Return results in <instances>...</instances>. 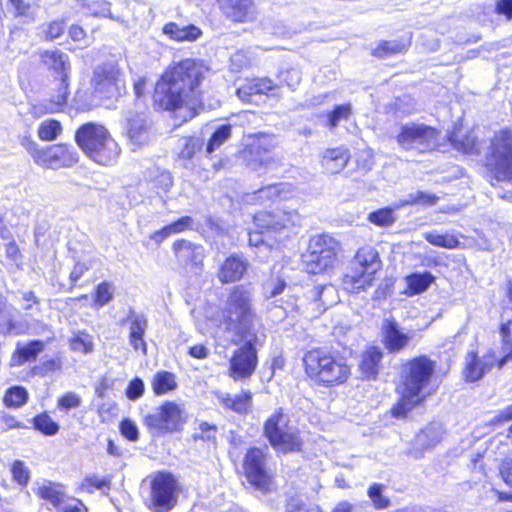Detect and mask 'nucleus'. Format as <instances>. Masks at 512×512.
Returning a JSON list of instances; mask_svg holds the SVG:
<instances>
[{
	"label": "nucleus",
	"instance_id": "58",
	"mask_svg": "<svg viewBox=\"0 0 512 512\" xmlns=\"http://www.w3.org/2000/svg\"><path fill=\"white\" fill-rule=\"evenodd\" d=\"M259 192L264 193L269 198L286 199L287 195L291 192V187L287 184L275 183L262 187Z\"/></svg>",
	"mask_w": 512,
	"mask_h": 512
},
{
	"label": "nucleus",
	"instance_id": "26",
	"mask_svg": "<svg viewBox=\"0 0 512 512\" xmlns=\"http://www.w3.org/2000/svg\"><path fill=\"white\" fill-rule=\"evenodd\" d=\"M55 86L51 89L45 113H59L67 107L70 97V76L54 77Z\"/></svg>",
	"mask_w": 512,
	"mask_h": 512
},
{
	"label": "nucleus",
	"instance_id": "50",
	"mask_svg": "<svg viewBox=\"0 0 512 512\" xmlns=\"http://www.w3.org/2000/svg\"><path fill=\"white\" fill-rule=\"evenodd\" d=\"M303 364L307 377L317 382L320 375V350L315 348L306 352Z\"/></svg>",
	"mask_w": 512,
	"mask_h": 512
},
{
	"label": "nucleus",
	"instance_id": "4",
	"mask_svg": "<svg viewBox=\"0 0 512 512\" xmlns=\"http://www.w3.org/2000/svg\"><path fill=\"white\" fill-rule=\"evenodd\" d=\"M256 318L251 289L243 284L232 286L228 291L224 307L219 310L220 325H223L227 332L245 337L252 334Z\"/></svg>",
	"mask_w": 512,
	"mask_h": 512
},
{
	"label": "nucleus",
	"instance_id": "12",
	"mask_svg": "<svg viewBox=\"0 0 512 512\" xmlns=\"http://www.w3.org/2000/svg\"><path fill=\"white\" fill-rule=\"evenodd\" d=\"M440 138L441 131L437 127L414 122L402 125L395 136L401 149L418 154L439 150Z\"/></svg>",
	"mask_w": 512,
	"mask_h": 512
},
{
	"label": "nucleus",
	"instance_id": "31",
	"mask_svg": "<svg viewBox=\"0 0 512 512\" xmlns=\"http://www.w3.org/2000/svg\"><path fill=\"white\" fill-rule=\"evenodd\" d=\"M45 344L42 340H29L26 344L18 343L11 353L10 366L19 367L27 362H34L43 352Z\"/></svg>",
	"mask_w": 512,
	"mask_h": 512
},
{
	"label": "nucleus",
	"instance_id": "37",
	"mask_svg": "<svg viewBox=\"0 0 512 512\" xmlns=\"http://www.w3.org/2000/svg\"><path fill=\"white\" fill-rule=\"evenodd\" d=\"M147 329V320L143 316H134L130 320L129 342L135 351H141L143 355L147 354V343L144 335Z\"/></svg>",
	"mask_w": 512,
	"mask_h": 512
},
{
	"label": "nucleus",
	"instance_id": "29",
	"mask_svg": "<svg viewBox=\"0 0 512 512\" xmlns=\"http://www.w3.org/2000/svg\"><path fill=\"white\" fill-rule=\"evenodd\" d=\"M162 33L171 41L178 43L194 42L203 35L199 26L192 23L182 25L176 21L165 23L162 27Z\"/></svg>",
	"mask_w": 512,
	"mask_h": 512
},
{
	"label": "nucleus",
	"instance_id": "23",
	"mask_svg": "<svg viewBox=\"0 0 512 512\" xmlns=\"http://www.w3.org/2000/svg\"><path fill=\"white\" fill-rule=\"evenodd\" d=\"M447 140L453 149L464 155H478L481 142L473 129L463 132L460 124L453 125L447 134Z\"/></svg>",
	"mask_w": 512,
	"mask_h": 512
},
{
	"label": "nucleus",
	"instance_id": "63",
	"mask_svg": "<svg viewBox=\"0 0 512 512\" xmlns=\"http://www.w3.org/2000/svg\"><path fill=\"white\" fill-rule=\"evenodd\" d=\"M439 200V197L435 194L426 193L424 191H417L414 195L410 196L408 204L416 205L420 204L423 206L435 205Z\"/></svg>",
	"mask_w": 512,
	"mask_h": 512
},
{
	"label": "nucleus",
	"instance_id": "45",
	"mask_svg": "<svg viewBox=\"0 0 512 512\" xmlns=\"http://www.w3.org/2000/svg\"><path fill=\"white\" fill-rule=\"evenodd\" d=\"M63 132L62 124L57 119H46L37 128V136L41 141L51 142L56 140Z\"/></svg>",
	"mask_w": 512,
	"mask_h": 512
},
{
	"label": "nucleus",
	"instance_id": "9",
	"mask_svg": "<svg viewBox=\"0 0 512 512\" xmlns=\"http://www.w3.org/2000/svg\"><path fill=\"white\" fill-rule=\"evenodd\" d=\"M266 447L249 446L240 462V473L248 484L260 492L270 493L275 487V473L270 463Z\"/></svg>",
	"mask_w": 512,
	"mask_h": 512
},
{
	"label": "nucleus",
	"instance_id": "21",
	"mask_svg": "<svg viewBox=\"0 0 512 512\" xmlns=\"http://www.w3.org/2000/svg\"><path fill=\"white\" fill-rule=\"evenodd\" d=\"M381 342L388 353L396 354L410 344L411 337L404 332L394 318L385 319L381 328Z\"/></svg>",
	"mask_w": 512,
	"mask_h": 512
},
{
	"label": "nucleus",
	"instance_id": "7",
	"mask_svg": "<svg viewBox=\"0 0 512 512\" xmlns=\"http://www.w3.org/2000/svg\"><path fill=\"white\" fill-rule=\"evenodd\" d=\"M382 269V260L375 247L361 246L355 252L348 271L343 274L341 284L350 294H358L373 286L377 273Z\"/></svg>",
	"mask_w": 512,
	"mask_h": 512
},
{
	"label": "nucleus",
	"instance_id": "61",
	"mask_svg": "<svg viewBox=\"0 0 512 512\" xmlns=\"http://www.w3.org/2000/svg\"><path fill=\"white\" fill-rule=\"evenodd\" d=\"M304 269L309 274H317L320 271V254L315 251H307L302 255Z\"/></svg>",
	"mask_w": 512,
	"mask_h": 512
},
{
	"label": "nucleus",
	"instance_id": "40",
	"mask_svg": "<svg viewBox=\"0 0 512 512\" xmlns=\"http://www.w3.org/2000/svg\"><path fill=\"white\" fill-rule=\"evenodd\" d=\"M248 138L251 140L250 152L258 157L271 153L277 145L274 136L265 132L251 133Z\"/></svg>",
	"mask_w": 512,
	"mask_h": 512
},
{
	"label": "nucleus",
	"instance_id": "27",
	"mask_svg": "<svg viewBox=\"0 0 512 512\" xmlns=\"http://www.w3.org/2000/svg\"><path fill=\"white\" fill-rule=\"evenodd\" d=\"M413 35L406 32L393 40H381L371 50V55L377 59H385L391 56L406 53L412 45Z\"/></svg>",
	"mask_w": 512,
	"mask_h": 512
},
{
	"label": "nucleus",
	"instance_id": "36",
	"mask_svg": "<svg viewBox=\"0 0 512 512\" xmlns=\"http://www.w3.org/2000/svg\"><path fill=\"white\" fill-rule=\"evenodd\" d=\"M152 392L155 396H162L175 391L178 388L177 376L167 370L157 371L150 381Z\"/></svg>",
	"mask_w": 512,
	"mask_h": 512
},
{
	"label": "nucleus",
	"instance_id": "24",
	"mask_svg": "<svg viewBox=\"0 0 512 512\" xmlns=\"http://www.w3.org/2000/svg\"><path fill=\"white\" fill-rule=\"evenodd\" d=\"M248 270V262L238 254L227 256L217 270V278L222 285L239 282Z\"/></svg>",
	"mask_w": 512,
	"mask_h": 512
},
{
	"label": "nucleus",
	"instance_id": "1",
	"mask_svg": "<svg viewBox=\"0 0 512 512\" xmlns=\"http://www.w3.org/2000/svg\"><path fill=\"white\" fill-rule=\"evenodd\" d=\"M208 67L196 58H183L167 65L154 83L151 106L156 113H169L181 123L191 121L205 109L202 85Z\"/></svg>",
	"mask_w": 512,
	"mask_h": 512
},
{
	"label": "nucleus",
	"instance_id": "49",
	"mask_svg": "<svg viewBox=\"0 0 512 512\" xmlns=\"http://www.w3.org/2000/svg\"><path fill=\"white\" fill-rule=\"evenodd\" d=\"M232 135V126L230 124H222L218 126L209 137L206 144V152L212 153L223 145Z\"/></svg>",
	"mask_w": 512,
	"mask_h": 512
},
{
	"label": "nucleus",
	"instance_id": "33",
	"mask_svg": "<svg viewBox=\"0 0 512 512\" xmlns=\"http://www.w3.org/2000/svg\"><path fill=\"white\" fill-rule=\"evenodd\" d=\"M219 403L228 410L240 415H246L251 411L253 394L250 390H241L238 394L226 393L219 397Z\"/></svg>",
	"mask_w": 512,
	"mask_h": 512
},
{
	"label": "nucleus",
	"instance_id": "32",
	"mask_svg": "<svg viewBox=\"0 0 512 512\" xmlns=\"http://www.w3.org/2000/svg\"><path fill=\"white\" fill-rule=\"evenodd\" d=\"M350 157L349 150L345 147L327 149L322 155L323 172L329 175L341 172L347 166Z\"/></svg>",
	"mask_w": 512,
	"mask_h": 512
},
{
	"label": "nucleus",
	"instance_id": "55",
	"mask_svg": "<svg viewBox=\"0 0 512 512\" xmlns=\"http://www.w3.org/2000/svg\"><path fill=\"white\" fill-rule=\"evenodd\" d=\"M12 479L22 487H26L30 480V471L21 460H14L10 469Z\"/></svg>",
	"mask_w": 512,
	"mask_h": 512
},
{
	"label": "nucleus",
	"instance_id": "60",
	"mask_svg": "<svg viewBox=\"0 0 512 512\" xmlns=\"http://www.w3.org/2000/svg\"><path fill=\"white\" fill-rule=\"evenodd\" d=\"M89 270V265L83 261H77L74 263L70 273H69V288L68 291H72L75 287L78 286L79 280L85 275Z\"/></svg>",
	"mask_w": 512,
	"mask_h": 512
},
{
	"label": "nucleus",
	"instance_id": "52",
	"mask_svg": "<svg viewBox=\"0 0 512 512\" xmlns=\"http://www.w3.org/2000/svg\"><path fill=\"white\" fill-rule=\"evenodd\" d=\"M113 285L108 281L98 283L94 288L93 302L97 307H103L114 297Z\"/></svg>",
	"mask_w": 512,
	"mask_h": 512
},
{
	"label": "nucleus",
	"instance_id": "11",
	"mask_svg": "<svg viewBox=\"0 0 512 512\" xmlns=\"http://www.w3.org/2000/svg\"><path fill=\"white\" fill-rule=\"evenodd\" d=\"M182 485L169 471H157L150 476L146 506L153 512H169L178 503Z\"/></svg>",
	"mask_w": 512,
	"mask_h": 512
},
{
	"label": "nucleus",
	"instance_id": "15",
	"mask_svg": "<svg viewBox=\"0 0 512 512\" xmlns=\"http://www.w3.org/2000/svg\"><path fill=\"white\" fill-rule=\"evenodd\" d=\"M186 421L183 408L174 401H164L156 411L148 413L143 418V424L148 431L155 434L178 432Z\"/></svg>",
	"mask_w": 512,
	"mask_h": 512
},
{
	"label": "nucleus",
	"instance_id": "35",
	"mask_svg": "<svg viewBox=\"0 0 512 512\" xmlns=\"http://www.w3.org/2000/svg\"><path fill=\"white\" fill-rule=\"evenodd\" d=\"M193 218L185 215L172 221L171 223L163 226L159 230L154 231L150 234L149 238L153 240L157 245H160L165 239L173 234L183 233L193 229Z\"/></svg>",
	"mask_w": 512,
	"mask_h": 512
},
{
	"label": "nucleus",
	"instance_id": "10",
	"mask_svg": "<svg viewBox=\"0 0 512 512\" xmlns=\"http://www.w3.org/2000/svg\"><path fill=\"white\" fill-rule=\"evenodd\" d=\"M263 436L281 454L300 452L304 441L301 432L289 424L283 408L276 409L263 423Z\"/></svg>",
	"mask_w": 512,
	"mask_h": 512
},
{
	"label": "nucleus",
	"instance_id": "3",
	"mask_svg": "<svg viewBox=\"0 0 512 512\" xmlns=\"http://www.w3.org/2000/svg\"><path fill=\"white\" fill-rule=\"evenodd\" d=\"M298 219L296 210L276 207L256 211L252 215V227L248 230V245L272 248L281 242V234L298 225Z\"/></svg>",
	"mask_w": 512,
	"mask_h": 512
},
{
	"label": "nucleus",
	"instance_id": "16",
	"mask_svg": "<svg viewBox=\"0 0 512 512\" xmlns=\"http://www.w3.org/2000/svg\"><path fill=\"white\" fill-rule=\"evenodd\" d=\"M241 342L232 352L228 360V375L234 381L246 380L255 373L258 363L257 336Z\"/></svg>",
	"mask_w": 512,
	"mask_h": 512
},
{
	"label": "nucleus",
	"instance_id": "2",
	"mask_svg": "<svg viewBox=\"0 0 512 512\" xmlns=\"http://www.w3.org/2000/svg\"><path fill=\"white\" fill-rule=\"evenodd\" d=\"M436 362L426 354L408 359L399 375L395 388L397 400L389 410L395 419H405L417 407L424 406L435 395L437 386L432 385Z\"/></svg>",
	"mask_w": 512,
	"mask_h": 512
},
{
	"label": "nucleus",
	"instance_id": "53",
	"mask_svg": "<svg viewBox=\"0 0 512 512\" xmlns=\"http://www.w3.org/2000/svg\"><path fill=\"white\" fill-rule=\"evenodd\" d=\"M69 345L71 350L84 354L91 353L94 348L91 336L85 332L74 334L69 340Z\"/></svg>",
	"mask_w": 512,
	"mask_h": 512
},
{
	"label": "nucleus",
	"instance_id": "5",
	"mask_svg": "<svg viewBox=\"0 0 512 512\" xmlns=\"http://www.w3.org/2000/svg\"><path fill=\"white\" fill-rule=\"evenodd\" d=\"M484 177L491 186L512 184V128L503 127L493 133L482 160Z\"/></svg>",
	"mask_w": 512,
	"mask_h": 512
},
{
	"label": "nucleus",
	"instance_id": "25",
	"mask_svg": "<svg viewBox=\"0 0 512 512\" xmlns=\"http://www.w3.org/2000/svg\"><path fill=\"white\" fill-rule=\"evenodd\" d=\"M41 65L54 77L70 76L71 63L69 57L59 49H45L39 52Z\"/></svg>",
	"mask_w": 512,
	"mask_h": 512
},
{
	"label": "nucleus",
	"instance_id": "64",
	"mask_svg": "<svg viewBox=\"0 0 512 512\" xmlns=\"http://www.w3.org/2000/svg\"><path fill=\"white\" fill-rule=\"evenodd\" d=\"M0 426L3 431L22 429L25 427L22 421L15 415L4 411H0Z\"/></svg>",
	"mask_w": 512,
	"mask_h": 512
},
{
	"label": "nucleus",
	"instance_id": "54",
	"mask_svg": "<svg viewBox=\"0 0 512 512\" xmlns=\"http://www.w3.org/2000/svg\"><path fill=\"white\" fill-rule=\"evenodd\" d=\"M383 489V484L372 483L367 490L368 497L377 510L386 509L390 506V500L382 493Z\"/></svg>",
	"mask_w": 512,
	"mask_h": 512
},
{
	"label": "nucleus",
	"instance_id": "13",
	"mask_svg": "<svg viewBox=\"0 0 512 512\" xmlns=\"http://www.w3.org/2000/svg\"><path fill=\"white\" fill-rule=\"evenodd\" d=\"M93 95L99 99H117L125 92V82L117 63L106 62L95 67L90 81Z\"/></svg>",
	"mask_w": 512,
	"mask_h": 512
},
{
	"label": "nucleus",
	"instance_id": "57",
	"mask_svg": "<svg viewBox=\"0 0 512 512\" xmlns=\"http://www.w3.org/2000/svg\"><path fill=\"white\" fill-rule=\"evenodd\" d=\"M125 396L131 400V401H135V400H138L139 398H141L144 393H145V384H144V381L136 376L134 378H132L126 388H125Z\"/></svg>",
	"mask_w": 512,
	"mask_h": 512
},
{
	"label": "nucleus",
	"instance_id": "19",
	"mask_svg": "<svg viewBox=\"0 0 512 512\" xmlns=\"http://www.w3.org/2000/svg\"><path fill=\"white\" fill-rule=\"evenodd\" d=\"M224 18L233 24L253 22L257 17L254 0H216Z\"/></svg>",
	"mask_w": 512,
	"mask_h": 512
},
{
	"label": "nucleus",
	"instance_id": "51",
	"mask_svg": "<svg viewBox=\"0 0 512 512\" xmlns=\"http://www.w3.org/2000/svg\"><path fill=\"white\" fill-rule=\"evenodd\" d=\"M367 220L378 227H389L396 221L394 209L387 206L368 214Z\"/></svg>",
	"mask_w": 512,
	"mask_h": 512
},
{
	"label": "nucleus",
	"instance_id": "44",
	"mask_svg": "<svg viewBox=\"0 0 512 512\" xmlns=\"http://www.w3.org/2000/svg\"><path fill=\"white\" fill-rule=\"evenodd\" d=\"M67 30V19L58 17L44 23L41 28V39L44 42H53L61 38Z\"/></svg>",
	"mask_w": 512,
	"mask_h": 512
},
{
	"label": "nucleus",
	"instance_id": "20",
	"mask_svg": "<svg viewBox=\"0 0 512 512\" xmlns=\"http://www.w3.org/2000/svg\"><path fill=\"white\" fill-rule=\"evenodd\" d=\"M322 385L337 386L345 383L351 371L346 359L340 354L322 357Z\"/></svg>",
	"mask_w": 512,
	"mask_h": 512
},
{
	"label": "nucleus",
	"instance_id": "30",
	"mask_svg": "<svg viewBox=\"0 0 512 512\" xmlns=\"http://www.w3.org/2000/svg\"><path fill=\"white\" fill-rule=\"evenodd\" d=\"M125 135L135 148L145 145L149 136L146 117L139 113L131 115L126 121Z\"/></svg>",
	"mask_w": 512,
	"mask_h": 512
},
{
	"label": "nucleus",
	"instance_id": "41",
	"mask_svg": "<svg viewBox=\"0 0 512 512\" xmlns=\"http://www.w3.org/2000/svg\"><path fill=\"white\" fill-rule=\"evenodd\" d=\"M436 278L430 272L411 273L405 277L406 294L413 296L425 292Z\"/></svg>",
	"mask_w": 512,
	"mask_h": 512
},
{
	"label": "nucleus",
	"instance_id": "22",
	"mask_svg": "<svg viewBox=\"0 0 512 512\" xmlns=\"http://www.w3.org/2000/svg\"><path fill=\"white\" fill-rule=\"evenodd\" d=\"M276 89L274 81L268 77H248L237 87L236 96L243 103H255L256 97L267 96Z\"/></svg>",
	"mask_w": 512,
	"mask_h": 512
},
{
	"label": "nucleus",
	"instance_id": "6",
	"mask_svg": "<svg viewBox=\"0 0 512 512\" xmlns=\"http://www.w3.org/2000/svg\"><path fill=\"white\" fill-rule=\"evenodd\" d=\"M78 147L94 162L111 165L118 159L120 148L109 130L102 124L87 122L80 125L74 135Z\"/></svg>",
	"mask_w": 512,
	"mask_h": 512
},
{
	"label": "nucleus",
	"instance_id": "14",
	"mask_svg": "<svg viewBox=\"0 0 512 512\" xmlns=\"http://www.w3.org/2000/svg\"><path fill=\"white\" fill-rule=\"evenodd\" d=\"M35 494L52 512H90L89 506L82 499L67 493L63 484L58 482L42 484Z\"/></svg>",
	"mask_w": 512,
	"mask_h": 512
},
{
	"label": "nucleus",
	"instance_id": "34",
	"mask_svg": "<svg viewBox=\"0 0 512 512\" xmlns=\"http://www.w3.org/2000/svg\"><path fill=\"white\" fill-rule=\"evenodd\" d=\"M113 474L100 476L96 473L85 475L77 486V490L85 494H93L97 491L108 494L113 487Z\"/></svg>",
	"mask_w": 512,
	"mask_h": 512
},
{
	"label": "nucleus",
	"instance_id": "38",
	"mask_svg": "<svg viewBox=\"0 0 512 512\" xmlns=\"http://www.w3.org/2000/svg\"><path fill=\"white\" fill-rule=\"evenodd\" d=\"M342 246L330 235L322 234V270L333 268L340 260Z\"/></svg>",
	"mask_w": 512,
	"mask_h": 512
},
{
	"label": "nucleus",
	"instance_id": "42",
	"mask_svg": "<svg viewBox=\"0 0 512 512\" xmlns=\"http://www.w3.org/2000/svg\"><path fill=\"white\" fill-rule=\"evenodd\" d=\"M29 401V392L22 385H12L8 387L2 395V403L6 408L18 409L26 405Z\"/></svg>",
	"mask_w": 512,
	"mask_h": 512
},
{
	"label": "nucleus",
	"instance_id": "46",
	"mask_svg": "<svg viewBox=\"0 0 512 512\" xmlns=\"http://www.w3.org/2000/svg\"><path fill=\"white\" fill-rule=\"evenodd\" d=\"M424 239L431 245L446 249H457L461 247V241L456 234H439L437 232H427Z\"/></svg>",
	"mask_w": 512,
	"mask_h": 512
},
{
	"label": "nucleus",
	"instance_id": "59",
	"mask_svg": "<svg viewBox=\"0 0 512 512\" xmlns=\"http://www.w3.org/2000/svg\"><path fill=\"white\" fill-rule=\"evenodd\" d=\"M82 403L81 397L75 392H66L57 399V407L60 410H70L78 408Z\"/></svg>",
	"mask_w": 512,
	"mask_h": 512
},
{
	"label": "nucleus",
	"instance_id": "56",
	"mask_svg": "<svg viewBox=\"0 0 512 512\" xmlns=\"http://www.w3.org/2000/svg\"><path fill=\"white\" fill-rule=\"evenodd\" d=\"M199 430L200 433H195L192 435V439L194 441L211 442L213 444L216 443L217 426L215 424L203 421L199 424Z\"/></svg>",
	"mask_w": 512,
	"mask_h": 512
},
{
	"label": "nucleus",
	"instance_id": "47",
	"mask_svg": "<svg viewBox=\"0 0 512 512\" xmlns=\"http://www.w3.org/2000/svg\"><path fill=\"white\" fill-rule=\"evenodd\" d=\"M203 145V139L198 136L185 137L184 143L178 152V159L185 162L191 161L202 150Z\"/></svg>",
	"mask_w": 512,
	"mask_h": 512
},
{
	"label": "nucleus",
	"instance_id": "39",
	"mask_svg": "<svg viewBox=\"0 0 512 512\" xmlns=\"http://www.w3.org/2000/svg\"><path fill=\"white\" fill-rule=\"evenodd\" d=\"M498 333L504 354L499 357L498 365L505 366L512 361V316L501 318L498 325Z\"/></svg>",
	"mask_w": 512,
	"mask_h": 512
},
{
	"label": "nucleus",
	"instance_id": "62",
	"mask_svg": "<svg viewBox=\"0 0 512 512\" xmlns=\"http://www.w3.org/2000/svg\"><path fill=\"white\" fill-rule=\"evenodd\" d=\"M120 433L129 441H137L139 431L136 424L129 418H124L119 424Z\"/></svg>",
	"mask_w": 512,
	"mask_h": 512
},
{
	"label": "nucleus",
	"instance_id": "8",
	"mask_svg": "<svg viewBox=\"0 0 512 512\" xmlns=\"http://www.w3.org/2000/svg\"><path fill=\"white\" fill-rule=\"evenodd\" d=\"M20 143L33 162L43 169H70L80 161L78 150L70 143L60 142L41 147L31 136H23Z\"/></svg>",
	"mask_w": 512,
	"mask_h": 512
},
{
	"label": "nucleus",
	"instance_id": "28",
	"mask_svg": "<svg viewBox=\"0 0 512 512\" xmlns=\"http://www.w3.org/2000/svg\"><path fill=\"white\" fill-rule=\"evenodd\" d=\"M383 351L376 345H369L361 352L359 370L364 379L376 380L382 368Z\"/></svg>",
	"mask_w": 512,
	"mask_h": 512
},
{
	"label": "nucleus",
	"instance_id": "43",
	"mask_svg": "<svg viewBox=\"0 0 512 512\" xmlns=\"http://www.w3.org/2000/svg\"><path fill=\"white\" fill-rule=\"evenodd\" d=\"M32 428L44 436H54L60 430V425L48 411L37 413L31 420Z\"/></svg>",
	"mask_w": 512,
	"mask_h": 512
},
{
	"label": "nucleus",
	"instance_id": "48",
	"mask_svg": "<svg viewBox=\"0 0 512 512\" xmlns=\"http://www.w3.org/2000/svg\"><path fill=\"white\" fill-rule=\"evenodd\" d=\"M353 109L351 103L336 105L326 114V125L330 129L336 128L341 121H347L352 116Z\"/></svg>",
	"mask_w": 512,
	"mask_h": 512
},
{
	"label": "nucleus",
	"instance_id": "17",
	"mask_svg": "<svg viewBox=\"0 0 512 512\" xmlns=\"http://www.w3.org/2000/svg\"><path fill=\"white\" fill-rule=\"evenodd\" d=\"M498 359L493 349H489L485 353L483 360L479 358L476 350L468 351L466 354V362L462 370L464 380L466 382H477L494 367L502 369L504 366L498 365Z\"/></svg>",
	"mask_w": 512,
	"mask_h": 512
},
{
	"label": "nucleus",
	"instance_id": "18",
	"mask_svg": "<svg viewBox=\"0 0 512 512\" xmlns=\"http://www.w3.org/2000/svg\"><path fill=\"white\" fill-rule=\"evenodd\" d=\"M172 251L179 267L184 270H201L204 266V248L187 239H178L172 244Z\"/></svg>",
	"mask_w": 512,
	"mask_h": 512
}]
</instances>
